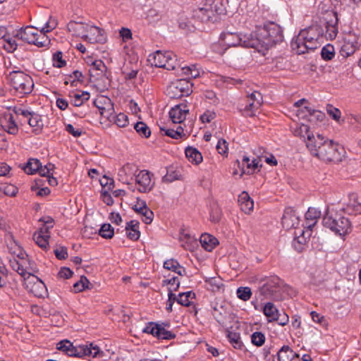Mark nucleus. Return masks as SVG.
<instances>
[{
  "instance_id": "obj_62",
  "label": "nucleus",
  "mask_w": 361,
  "mask_h": 361,
  "mask_svg": "<svg viewBox=\"0 0 361 361\" xmlns=\"http://www.w3.org/2000/svg\"><path fill=\"white\" fill-rule=\"evenodd\" d=\"M216 147L219 154L224 155L227 153L228 144L224 139H220Z\"/></svg>"
},
{
  "instance_id": "obj_32",
  "label": "nucleus",
  "mask_w": 361,
  "mask_h": 361,
  "mask_svg": "<svg viewBox=\"0 0 361 361\" xmlns=\"http://www.w3.org/2000/svg\"><path fill=\"white\" fill-rule=\"evenodd\" d=\"M41 166V162L37 159H30L23 169L27 174H33L39 170Z\"/></svg>"
},
{
  "instance_id": "obj_64",
  "label": "nucleus",
  "mask_w": 361,
  "mask_h": 361,
  "mask_svg": "<svg viewBox=\"0 0 361 361\" xmlns=\"http://www.w3.org/2000/svg\"><path fill=\"white\" fill-rule=\"evenodd\" d=\"M160 130L164 132V135L173 139H179L180 134L173 129H167L165 127H160Z\"/></svg>"
},
{
  "instance_id": "obj_9",
  "label": "nucleus",
  "mask_w": 361,
  "mask_h": 361,
  "mask_svg": "<svg viewBox=\"0 0 361 361\" xmlns=\"http://www.w3.org/2000/svg\"><path fill=\"white\" fill-rule=\"evenodd\" d=\"M192 84L187 79H179L171 82L166 90V95L171 99H179L187 97L192 92Z\"/></svg>"
},
{
  "instance_id": "obj_7",
  "label": "nucleus",
  "mask_w": 361,
  "mask_h": 361,
  "mask_svg": "<svg viewBox=\"0 0 361 361\" xmlns=\"http://www.w3.org/2000/svg\"><path fill=\"white\" fill-rule=\"evenodd\" d=\"M11 85L20 94H30L34 87L32 77L21 71H13L8 75Z\"/></svg>"
},
{
  "instance_id": "obj_41",
  "label": "nucleus",
  "mask_w": 361,
  "mask_h": 361,
  "mask_svg": "<svg viewBox=\"0 0 361 361\" xmlns=\"http://www.w3.org/2000/svg\"><path fill=\"white\" fill-rule=\"evenodd\" d=\"M180 175L173 170V168H169L166 169V173L162 178V181L165 183H171L176 180H178Z\"/></svg>"
},
{
  "instance_id": "obj_6",
  "label": "nucleus",
  "mask_w": 361,
  "mask_h": 361,
  "mask_svg": "<svg viewBox=\"0 0 361 361\" xmlns=\"http://www.w3.org/2000/svg\"><path fill=\"white\" fill-rule=\"evenodd\" d=\"M344 154L345 150L341 145L327 138L317 158L325 162L338 163L342 161Z\"/></svg>"
},
{
  "instance_id": "obj_58",
  "label": "nucleus",
  "mask_w": 361,
  "mask_h": 361,
  "mask_svg": "<svg viewBox=\"0 0 361 361\" xmlns=\"http://www.w3.org/2000/svg\"><path fill=\"white\" fill-rule=\"evenodd\" d=\"M305 109L308 113V116H314L317 121H322L325 116L322 112L312 109L310 107L305 106Z\"/></svg>"
},
{
  "instance_id": "obj_47",
  "label": "nucleus",
  "mask_w": 361,
  "mask_h": 361,
  "mask_svg": "<svg viewBox=\"0 0 361 361\" xmlns=\"http://www.w3.org/2000/svg\"><path fill=\"white\" fill-rule=\"evenodd\" d=\"M13 269L16 271L20 276L24 277L25 279L28 278L31 273L27 270V267H24V266L20 264L18 262H15L12 265Z\"/></svg>"
},
{
  "instance_id": "obj_27",
  "label": "nucleus",
  "mask_w": 361,
  "mask_h": 361,
  "mask_svg": "<svg viewBox=\"0 0 361 361\" xmlns=\"http://www.w3.org/2000/svg\"><path fill=\"white\" fill-rule=\"evenodd\" d=\"M228 314V312L222 305L214 307L212 312L214 318L221 326L225 325Z\"/></svg>"
},
{
  "instance_id": "obj_28",
  "label": "nucleus",
  "mask_w": 361,
  "mask_h": 361,
  "mask_svg": "<svg viewBox=\"0 0 361 361\" xmlns=\"http://www.w3.org/2000/svg\"><path fill=\"white\" fill-rule=\"evenodd\" d=\"M257 102H247V104L245 106L243 111L244 113L248 116H255V112L257 110L259 106L262 105V94H257Z\"/></svg>"
},
{
  "instance_id": "obj_1",
  "label": "nucleus",
  "mask_w": 361,
  "mask_h": 361,
  "mask_svg": "<svg viewBox=\"0 0 361 361\" xmlns=\"http://www.w3.org/2000/svg\"><path fill=\"white\" fill-rule=\"evenodd\" d=\"M220 43L225 49L237 46L257 49L260 42L259 39L254 38L252 34L242 35L237 32H224L220 35Z\"/></svg>"
},
{
  "instance_id": "obj_13",
  "label": "nucleus",
  "mask_w": 361,
  "mask_h": 361,
  "mask_svg": "<svg viewBox=\"0 0 361 361\" xmlns=\"http://www.w3.org/2000/svg\"><path fill=\"white\" fill-rule=\"evenodd\" d=\"M321 44L319 40L305 39L303 43H299L298 39H293L290 43L291 48L298 54H302L310 50H314Z\"/></svg>"
},
{
  "instance_id": "obj_10",
  "label": "nucleus",
  "mask_w": 361,
  "mask_h": 361,
  "mask_svg": "<svg viewBox=\"0 0 361 361\" xmlns=\"http://www.w3.org/2000/svg\"><path fill=\"white\" fill-rule=\"evenodd\" d=\"M176 56L169 51L162 52L157 51L153 55L149 56V61L152 65L159 68H164L167 70H174L176 65L173 63V58Z\"/></svg>"
},
{
  "instance_id": "obj_42",
  "label": "nucleus",
  "mask_w": 361,
  "mask_h": 361,
  "mask_svg": "<svg viewBox=\"0 0 361 361\" xmlns=\"http://www.w3.org/2000/svg\"><path fill=\"white\" fill-rule=\"evenodd\" d=\"M335 55L334 47L331 44L324 46L321 51V56L326 61L331 60Z\"/></svg>"
},
{
  "instance_id": "obj_30",
  "label": "nucleus",
  "mask_w": 361,
  "mask_h": 361,
  "mask_svg": "<svg viewBox=\"0 0 361 361\" xmlns=\"http://www.w3.org/2000/svg\"><path fill=\"white\" fill-rule=\"evenodd\" d=\"M27 118L28 119L27 122L29 125L31 127L35 128L34 129V131L36 134H38L43 126V123L41 116L39 114L32 111L30 113V115H29V117Z\"/></svg>"
},
{
  "instance_id": "obj_26",
  "label": "nucleus",
  "mask_w": 361,
  "mask_h": 361,
  "mask_svg": "<svg viewBox=\"0 0 361 361\" xmlns=\"http://www.w3.org/2000/svg\"><path fill=\"white\" fill-rule=\"evenodd\" d=\"M279 361H291L295 357L299 355L295 353L288 345H283L277 353Z\"/></svg>"
},
{
  "instance_id": "obj_31",
  "label": "nucleus",
  "mask_w": 361,
  "mask_h": 361,
  "mask_svg": "<svg viewBox=\"0 0 361 361\" xmlns=\"http://www.w3.org/2000/svg\"><path fill=\"white\" fill-rule=\"evenodd\" d=\"M227 338L234 348L241 349L243 346V343L241 341L240 335L239 333L228 331L227 334Z\"/></svg>"
},
{
  "instance_id": "obj_19",
  "label": "nucleus",
  "mask_w": 361,
  "mask_h": 361,
  "mask_svg": "<svg viewBox=\"0 0 361 361\" xmlns=\"http://www.w3.org/2000/svg\"><path fill=\"white\" fill-rule=\"evenodd\" d=\"M321 216V212L314 207H310L305 214V227L312 230L316 225L318 219Z\"/></svg>"
},
{
  "instance_id": "obj_57",
  "label": "nucleus",
  "mask_w": 361,
  "mask_h": 361,
  "mask_svg": "<svg viewBox=\"0 0 361 361\" xmlns=\"http://www.w3.org/2000/svg\"><path fill=\"white\" fill-rule=\"evenodd\" d=\"M216 116L214 111L207 110L200 116V120L202 123H209Z\"/></svg>"
},
{
  "instance_id": "obj_45",
  "label": "nucleus",
  "mask_w": 361,
  "mask_h": 361,
  "mask_svg": "<svg viewBox=\"0 0 361 361\" xmlns=\"http://www.w3.org/2000/svg\"><path fill=\"white\" fill-rule=\"evenodd\" d=\"M237 296L243 301L250 300L252 295L251 289L249 287H240L237 289Z\"/></svg>"
},
{
  "instance_id": "obj_59",
  "label": "nucleus",
  "mask_w": 361,
  "mask_h": 361,
  "mask_svg": "<svg viewBox=\"0 0 361 361\" xmlns=\"http://www.w3.org/2000/svg\"><path fill=\"white\" fill-rule=\"evenodd\" d=\"M273 321L278 322V324L282 326L286 325L288 323L289 317L285 312L278 313Z\"/></svg>"
},
{
  "instance_id": "obj_55",
  "label": "nucleus",
  "mask_w": 361,
  "mask_h": 361,
  "mask_svg": "<svg viewBox=\"0 0 361 361\" xmlns=\"http://www.w3.org/2000/svg\"><path fill=\"white\" fill-rule=\"evenodd\" d=\"M168 300L166 302V310L168 312L172 311V307L175 301H177V297L176 294L173 293V290L171 288H169V293H168Z\"/></svg>"
},
{
  "instance_id": "obj_46",
  "label": "nucleus",
  "mask_w": 361,
  "mask_h": 361,
  "mask_svg": "<svg viewBox=\"0 0 361 361\" xmlns=\"http://www.w3.org/2000/svg\"><path fill=\"white\" fill-rule=\"evenodd\" d=\"M251 341L256 346H262L265 342V336L259 331L254 332L251 336Z\"/></svg>"
},
{
  "instance_id": "obj_48",
  "label": "nucleus",
  "mask_w": 361,
  "mask_h": 361,
  "mask_svg": "<svg viewBox=\"0 0 361 361\" xmlns=\"http://www.w3.org/2000/svg\"><path fill=\"white\" fill-rule=\"evenodd\" d=\"M295 135L304 138L306 137V140H307L308 135H313V133L310 131V127L307 125L301 124L297 129H295Z\"/></svg>"
},
{
  "instance_id": "obj_17",
  "label": "nucleus",
  "mask_w": 361,
  "mask_h": 361,
  "mask_svg": "<svg viewBox=\"0 0 361 361\" xmlns=\"http://www.w3.org/2000/svg\"><path fill=\"white\" fill-rule=\"evenodd\" d=\"M67 29L69 32H73V35L81 37L85 40V36L87 31H97L99 30L94 27H89V25L83 23H78L75 21H71L67 24Z\"/></svg>"
},
{
  "instance_id": "obj_63",
  "label": "nucleus",
  "mask_w": 361,
  "mask_h": 361,
  "mask_svg": "<svg viewBox=\"0 0 361 361\" xmlns=\"http://www.w3.org/2000/svg\"><path fill=\"white\" fill-rule=\"evenodd\" d=\"M109 97L104 96H100L94 99V105L99 109L100 112L102 111L104 106L107 103Z\"/></svg>"
},
{
  "instance_id": "obj_50",
  "label": "nucleus",
  "mask_w": 361,
  "mask_h": 361,
  "mask_svg": "<svg viewBox=\"0 0 361 361\" xmlns=\"http://www.w3.org/2000/svg\"><path fill=\"white\" fill-rule=\"evenodd\" d=\"M54 165L51 163L46 164L44 166H42L41 164V166L39 167L37 172L41 176L47 178L51 174V172L54 170Z\"/></svg>"
},
{
  "instance_id": "obj_2",
  "label": "nucleus",
  "mask_w": 361,
  "mask_h": 361,
  "mask_svg": "<svg viewBox=\"0 0 361 361\" xmlns=\"http://www.w3.org/2000/svg\"><path fill=\"white\" fill-rule=\"evenodd\" d=\"M259 32V37L254 35V38L259 39V46L262 47L269 49L283 40L282 28L274 22L264 24Z\"/></svg>"
},
{
  "instance_id": "obj_22",
  "label": "nucleus",
  "mask_w": 361,
  "mask_h": 361,
  "mask_svg": "<svg viewBox=\"0 0 361 361\" xmlns=\"http://www.w3.org/2000/svg\"><path fill=\"white\" fill-rule=\"evenodd\" d=\"M89 27H94L99 30L100 32L97 31H87V33L85 36V41H87L91 44L94 43H102L105 41V37L104 36V30L101 28L96 26L89 25Z\"/></svg>"
},
{
  "instance_id": "obj_39",
  "label": "nucleus",
  "mask_w": 361,
  "mask_h": 361,
  "mask_svg": "<svg viewBox=\"0 0 361 361\" xmlns=\"http://www.w3.org/2000/svg\"><path fill=\"white\" fill-rule=\"evenodd\" d=\"M114 121V123L119 128H124L128 124V116L123 113H120L117 115H114L111 117V121Z\"/></svg>"
},
{
  "instance_id": "obj_56",
  "label": "nucleus",
  "mask_w": 361,
  "mask_h": 361,
  "mask_svg": "<svg viewBox=\"0 0 361 361\" xmlns=\"http://www.w3.org/2000/svg\"><path fill=\"white\" fill-rule=\"evenodd\" d=\"M140 214L142 215L144 219H142L143 222L146 224H149L152 223L154 217L153 212L147 207L143 212H142Z\"/></svg>"
},
{
  "instance_id": "obj_5",
  "label": "nucleus",
  "mask_w": 361,
  "mask_h": 361,
  "mask_svg": "<svg viewBox=\"0 0 361 361\" xmlns=\"http://www.w3.org/2000/svg\"><path fill=\"white\" fill-rule=\"evenodd\" d=\"M323 225L340 235H345L351 231L350 221L341 214H326L323 217Z\"/></svg>"
},
{
  "instance_id": "obj_14",
  "label": "nucleus",
  "mask_w": 361,
  "mask_h": 361,
  "mask_svg": "<svg viewBox=\"0 0 361 361\" xmlns=\"http://www.w3.org/2000/svg\"><path fill=\"white\" fill-rule=\"evenodd\" d=\"M327 138L321 134H317L315 137L314 135H308L307 140H305V145L310 154L317 157L319 152L325 144Z\"/></svg>"
},
{
  "instance_id": "obj_8",
  "label": "nucleus",
  "mask_w": 361,
  "mask_h": 361,
  "mask_svg": "<svg viewBox=\"0 0 361 361\" xmlns=\"http://www.w3.org/2000/svg\"><path fill=\"white\" fill-rule=\"evenodd\" d=\"M39 27H34L32 26H27L25 28H21L16 35V37L28 44H32L38 47H44L50 43V40L47 36L39 31V37L42 41H38L37 38V30Z\"/></svg>"
},
{
  "instance_id": "obj_37",
  "label": "nucleus",
  "mask_w": 361,
  "mask_h": 361,
  "mask_svg": "<svg viewBox=\"0 0 361 361\" xmlns=\"http://www.w3.org/2000/svg\"><path fill=\"white\" fill-rule=\"evenodd\" d=\"M90 99V94L87 92H82L81 94H75L71 100V103L75 106H80L85 101Z\"/></svg>"
},
{
  "instance_id": "obj_49",
  "label": "nucleus",
  "mask_w": 361,
  "mask_h": 361,
  "mask_svg": "<svg viewBox=\"0 0 361 361\" xmlns=\"http://www.w3.org/2000/svg\"><path fill=\"white\" fill-rule=\"evenodd\" d=\"M63 54L61 51H56L53 55V65L57 68H62L66 66V61L63 59Z\"/></svg>"
},
{
  "instance_id": "obj_40",
  "label": "nucleus",
  "mask_w": 361,
  "mask_h": 361,
  "mask_svg": "<svg viewBox=\"0 0 361 361\" xmlns=\"http://www.w3.org/2000/svg\"><path fill=\"white\" fill-rule=\"evenodd\" d=\"M90 284L86 276H82L80 279L73 284V289L75 293L81 292L85 288H90L88 285Z\"/></svg>"
},
{
  "instance_id": "obj_44",
  "label": "nucleus",
  "mask_w": 361,
  "mask_h": 361,
  "mask_svg": "<svg viewBox=\"0 0 361 361\" xmlns=\"http://www.w3.org/2000/svg\"><path fill=\"white\" fill-rule=\"evenodd\" d=\"M359 44L358 42L356 39H355L353 41L350 42V40H348L345 42L344 45L342 47V50L344 51L345 50H347L346 54L350 55L353 54L357 49H358Z\"/></svg>"
},
{
  "instance_id": "obj_33",
  "label": "nucleus",
  "mask_w": 361,
  "mask_h": 361,
  "mask_svg": "<svg viewBox=\"0 0 361 361\" xmlns=\"http://www.w3.org/2000/svg\"><path fill=\"white\" fill-rule=\"evenodd\" d=\"M263 312L269 318V322H273V319L279 313V310L272 302H269L264 305Z\"/></svg>"
},
{
  "instance_id": "obj_21",
  "label": "nucleus",
  "mask_w": 361,
  "mask_h": 361,
  "mask_svg": "<svg viewBox=\"0 0 361 361\" xmlns=\"http://www.w3.org/2000/svg\"><path fill=\"white\" fill-rule=\"evenodd\" d=\"M188 112V109H182L180 105H176L170 110L169 116L173 123H180L185 119Z\"/></svg>"
},
{
  "instance_id": "obj_53",
  "label": "nucleus",
  "mask_w": 361,
  "mask_h": 361,
  "mask_svg": "<svg viewBox=\"0 0 361 361\" xmlns=\"http://www.w3.org/2000/svg\"><path fill=\"white\" fill-rule=\"evenodd\" d=\"M164 268L174 272L178 269H180V264L176 259H170L164 262Z\"/></svg>"
},
{
  "instance_id": "obj_54",
  "label": "nucleus",
  "mask_w": 361,
  "mask_h": 361,
  "mask_svg": "<svg viewBox=\"0 0 361 361\" xmlns=\"http://www.w3.org/2000/svg\"><path fill=\"white\" fill-rule=\"evenodd\" d=\"M259 161L257 159H254L252 162L249 161L246 164V169L243 167L242 171L243 173H250L259 167Z\"/></svg>"
},
{
  "instance_id": "obj_36",
  "label": "nucleus",
  "mask_w": 361,
  "mask_h": 361,
  "mask_svg": "<svg viewBox=\"0 0 361 361\" xmlns=\"http://www.w3.org/2000/svg\"><path fill=\"white\" fill-rule=\"evenodd\" d=\"M49 235H42L35 232L33 235V240L38 245L39 247L45 250L47 248L49 245L48 240L49 238Z\"/></svg>"
},
{
  "instance_id": "obj_20",
  "label": "nucleus",
  "mask_w": 361,
  "mask_h": 361,
  "mask_svg": "<svg viewBox=\"0 0 361 361\" xmlns=\"http://www.w3.org/2000/svg\"><path fill=\"white\" fill-rule=\"evenodd\" d=\"M140 223L137 220H131L126 223L125 230L128 238L132 240H137L140 236L139 231Z\"/></svg>"
},
{
  "instance_id": "obj_4",
  "label": "nucleus",
  "mask_w": 361,
  "mask_h": 361,
  "mask_svg": "<svg viewBox=\"0 0 361 361\" xmlns=\"http://www.w3.org/2000/svg\"><path fill=\"white\" fill-rule=\"evenodd\" d=\"M227 2V0H204L196 11V16L202 22L212 20L216 16L226 13Z\"/></svg>"
},
{
  "instance_id": "obj_18",
  "label": "nucleus",
  "mask_w": 361,
  "mask_h": 361,
  "mask_svg": "<svg viewBox=\"0 0 361 361\" xmlns=\"http://www.w3.org/2000/svg\"><path fill=\"white\" fill-rule=\"evenodd\" d=\"M1 126L8 133L16 135L18 132V127L11 114H6L0 120Z\"/></svg>"
},
{
  "instance_id": "obj_3",
  "label": "nucleus",
  "mask_w": 361,
  "mask_h": 361,
  "mask_svg": "<svg viewBox=\"0 0 361 361\" xmlns=\"http://www.w3.org/2000/svg\"><path fill=\"white\" fill-rule=\"evenodd\" d=\"M263 283L259 288V293L266 299L279 301L283 299L285 291L283 281L277 276H267L261 280Z\"/></svg>"
},
{
  "instance_id": "obj_24",
  "label": "nucleus",
  "mask_w": 361,
  "mask_h": 361,
  "mask_svg": "<svg viewBox=\"0 0 361 361\" xmlns=\"http://www.w3.org/2000/svg\"><path fill=\"white\" fill-rule=\"evenodd\" d=\"M238 202L240 204L241 210L245 213H250L253 209L254 202L247 192L243 191L238 196Z\"/></svg>"
},
{
  "instance_id": "obj_52",
  "label": "nucleus",
  "mask_w": 361,
  "mask_h": 361,
  "mask_svg": "<svg viewBox=\"0 0 361 361\" xmlns=\"http://www.w3.org/2000/svg\"><path fill=\"white\" fill-rule=\"evenodd\" d=\"M57 25V22L55 19H52L51 17L49 20L44 24V25L40 27V30L42 33L49 32L53 30Z\"/></svg>"
},
{
  "instance_id": "obj_51",
  "label": "nucleus",
  "mask_w": 361,
  "mask_h": 361,
  "mask_svg": "<svg viewBox=\"0 0 361 361\" xmlns=\"http://www.w3.org/2000/svg\"><path fill=\"white\" fill-rule=\"evenodd\" d=\"M221 216V211L217 205L212 207L210 212V220L212 222L217 223L220 221Z\"/></svg>"
},
{
  "instance_id": "obj_12",
  "label": "nucleus",
  "mask_w": 361,
  "mask_h": 361,
  "mask_svg": "<svg viewBox=\"0 0 361 361\" xmlns=\"http://www.w3.org/2000/svg\"><path fill=\"white\" fill-rule=\"evenodd\" d=\"M323 29L318 25L310 26L300 32L298 35L293 38L298 39L299 43H303L305 39L319 40L323 38Z\"/></svg>"
},
{
  "instance_id": "obj_38",
  "label": "nucleus",
  "mask_w": 361,
  "mask_h": 361,
  "mask_svg": "<svg viewBox=\"0 0 361 361\" xmlns=\"http://www.w3.org/2000/svg\"><path fill=\"white\" fill-rule=\"evenodd\" d=\"M106 102L107 103L104 106V108L100 114L110 121H111V117L114 115L115 113L114 104L110 98H109Z\"/></svg>"
},
{
  "instance_id": "obj_29",
  "label": "nucleus",
  "mask_w": 361,
  "mask_h": 361,
  "mask_svg": "<svg viewBox=\"0 0 361 361\" xmlns=\"http://www.w3.org/2000/svg\"><path fill=\"white\" fill-rule=\"evenodd\" d=\"M185 153L186 157L192 163L199 164L202 161V154L196 148L188 147L185 148Z\"/></svg>"
},
{
  "instance_id": "obj_11",
  "label": "nucleus",
  "mask_w": 361,
  "mask_h": 361,
  "mask_svg": "<svg viewBox=\"0 0 361 361\" xmlns=\"http://www.w3.org/2000/svg\"><path fill=\"white\" fill-rule=\"evenodd\" d=\"M169 326L168 324H158L155 322H149L142 329V332L152 334L158 339L171 340L176 338V334L172 331L166 330L164 326Z\"/></svg>"
},
{
  "instance_id": "obj_60",
  "label": "nucleus",
  "mask_w": 361,
  "mask_h": 361,
  "mask_svg": "<svg viewBox=\"0 0 361 361\" xmlns=\"http://www.w3.org/2000/svg\"><path fill=\"white\" fill-rule=\"evenodd\" d=\"M54 254L59 259H66L68 257V251L66 247L61 246L54 250Z\"/></svg>"
},
{
  "instance_id": "obj_16",
  "label": "nucleus",
  "mask_w": 361,
  "mask_h": 361,
  "mask_svg": "<svg viewBox=\"0 0 361 361\" xmlns=\"http://www.w3.org/2000/svg\"><path fill=\"white\" fill-rule=\"evenodd\" d=\"M300 219L295 211L291 208H286L281 219L283 227L286 229H290L299 225Z\"/></svg>"
},
{
  "instance_id": "obj_15",
  "label": "nucleus",
  "mask_w": 361,
  "mask_h": 361,
  "mask_svg": "<svg viewBox=\"0 0 361 361\" xmlns=\"http://www.w3.org/2000/svg\"><path fill=\"white\" fill-rule=\"evenodd\" d=\"M135 182L139 185L138 190L141 192H149L153 188L151 174L148 171H140L135 176Z\"/></svg>"
},
{
  "instance_id": "obj_35",
  "label": "nucleus",
  "mask_w": 361,
  "mask_h": 361,
  "mask_svg": "<svg viewBox=\"0 0 361 361\" xmlns=\"http://www.w3.org/2000/svg\"><path fill=\"white\" fill-rule=\"evenodd\" d=\"M99 235L105 239H111L114 235V229L110 224H104L98 231Z\"/></svg>"
},
{
  "instance_id": "obj_43",
  "label": "nucleus",
  "mask_w": 361,
  "mask_h": 361,
  "mask_svg": "<svg viewBox=\"0 0 361 361\" xmlns=\"http://www.w3.org/2000/svg\"><path fill=\"white\" fill-rule=\"evenodd\" d=\"M2 38L6 42V44H4V48L8 52H13L17 49L18 44L14 39L5 35L2 36Z\"/></svg>"
},
{
  "instance_id": "obj_34",
  "label": "nucleus",
  "mask_w": 361,
  "mask_h": 361,
  "mask_svg": "<svg viewBox=\"0 0 361 361\" xmlns=\"http://www.w3.org/2000/svg\"><path fill=\"white\" fill-rule=\"evenodd\" d=\"M136 132L142 137L147 138L151 135V130L147 124L142 121H138L134 125Z\"/></svg>"
},
{
  "instance_id": "obj_23",
  "label": "nucleus",
  "mask_w": 361,
  "mask_h": 361,
  "mask_svg": "<svg viewBox=\"0 0 361 361\" xmlns=\"http://www.w3.org/2000/svg\"><path fill=\"white\" fill-rule=\"evenodd\" d=\"M343 210L350 214H361V203L357 202L356 195H350L349 202Z\"/></svg>"
},
{
  "instance_id": "obj_61",
  "label": "nucleus",
  "mask_w": 361,
  "mask_h": 361,
  "mask_svg": "<svg viewBox=\"0 0 361 361\" xmlns=\"http://www.w3.org/2000/svg\"><path fill=\"white\" fill-rule=\"evenodd\" d=\"M327 113L334 120L338 121L341 118V111L338 109L334 107L331 105L327 106Z\"/></svg>"
},
{
  "instance_id": "obj_25",
  "label": "nucleus",
  "mask_w": 361,
  "mask_h": 361,
  "mask_svg": "<svg viewBox=\"0 0 361 361\" xmlns=\"http://www.w3.org/2000/svg\"><path fill=\"white\" fill-rule=\"evenodd\" d=\"M200 242L202 247L209 252L212 251L219 244L218 240L208 233L202 234Z\"/></svg>"
}]
</instances>
